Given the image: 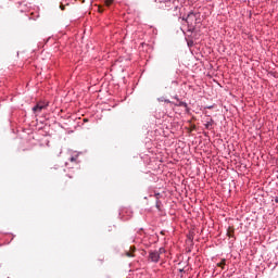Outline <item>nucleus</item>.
<instances>
[{
    "mask_svg": "<svg viewBox=\"0 0 278 278\" xmlns=\"http://www.w3.org/2000/svg\"><path fill=\"white\" fill-rule=\"evenodd\" d=\"M135 252H136V247L131 245L130 251L126 252V257H134Z\"/></svg>",
    "mask_w": 278,
    "mask_h": 278,
    "instance_id": "obj_7",
    "label": "nucleus"
},
{
    "mask_svg": "<svg viewBox=\"0 0 278 278\" xmlns=\"http://www.w3.org/2000/svg\"><path fill=\"white\" fill-rule=\"evenodd\" d=\"M227 236L228 238H233V229H231V227L227 229Z\"/></svg>",
    "mask_w": 278,
    "mask_h": 278,
    "instance_id": "obj_11",
    "label": "nucleus"
},
{
    "mask_svg": "<svg viewBox=\"0 0 278 278\" xmlns=\"http://www.w3.org/2000/svg\"><path fill=\"white\" fill-rule=\"evenodd\" d=\"M204 110H214V105H206L204 106Z\"/></svg>",
    "mask_w": 278,
    "mask_h": 278,
    "instance_id": "obj_16",
    "label": "nucleus"
},
{
    "mask_svg": "<svg viewBox=\"0 0 278 278\" xmlns=\"http://www.w3.org/2000/svg\"><path fill=\"white\" fill-rule=\"evenodd\" d=\"M208 121L204 124L205 129H207L208 131H212V129H214V118H212V116L207 115Z\"/></svg>",
    "mask_w": 278,
    "mask_h": 278,
    "instance_id": "obj_5",
    "label": "nucleus"
},
{
    "mask_svg": "<svg viewBox=\"0 0 278 278\" xmlns=\"http://www.w3.org/2000/svg\"><path fill=\"white\" fill-rule=\"evenodd\" d=\"M157 101H160V102H164V103H175V101H170V100H168V99H166V98H164V97H161V98H157Z\"/></svg>",
    "mask_w": 278,
    "mask_h": 278,
    "instance_id": "obj_8",
    "label": "nucleus"
},
{
    "mask_svg": "<svg viewBox=\"0 0 278 278\" xmlns=\"http://www.w3.org/2000/svg\"><path fill=\"white\" fill-rule=\"evenodd\" d=\"M49 108V103L45 101L37 102L36 105L33 106V113L35 116H38L42 113V110H47Z\"/></svg>",
    "mask_w": 278,
    "mask_h": 278,
    "instance_id": "obj_2",
    "label": "nucleus"
},
{
    "mask_svg": "<svg viewBox=\"0 0 278 278\" xmlns=\"http://www.w3.org/2000/svg\"><path fill=\"white\" fill-rule=\"evenodd\" d=\"M98 12H99L100 14H103V12H105V9H104L103 7H99V8H98Z\"/></svg>",
    "mask_w": 278,
    "mask_h": 278,
    "instance_id": "obj_15",
    "label": "nucleus"
},
{
    "mask_svg": "<svg viewBox=\"0 0 278 278\" xmlns=\"http://www.w3.org/2000/svg\"><path fill=\"white\" fill-rule=\"evenodd\" d=\"M178 270H179V273H186V270L184 268H180Z\"/></svg>",
    "mask_w": 278,
    "mask_h": 278,
    "instance_id": "obj_21",
    "label": "nucleus"
},
{
    "mask_svg": "<svg viewBox=\"0 0 278 278\" xmlns=\"http://www.w3.org/2000/svg\"><path fill=\"white\" fill-rule=\"evenodd\" d=\"M149 260H151V262H153L154 264H157L160 262V252L150 251Z\"/></svg>",
    "mask_w": 278,
    "mask_h": 278,
    "instance_id": "obj_4",
    "label": "nucleus"
},
{
    "mask_svg": "<svg viewBox=\"0 0 278 278\" xmlns=\"http://www.w3.org/2000/svg\"><path fill=\"white\" fill-rule=\"evenodd\" d=\"M199 12H193L192 10L187 13V15L179 16L182 21V25L187 26V33L192 36L197 34V25H199Z\"/></svg>",
    "mask_w": 278,
    "mask_h": 278,
    "instance_id": "obj_1",
    "label": "nucleus"
},
{
    "mask_svg": "<svg viewBox=\"0 0 278 278\" xmlns=\"http://www.w3.org/2000/svg\"><path fill=\"white\" fill-rule=\"evenodd\" d=\"M155 207H156V210H159V212H162V201L156 200L155 201Z\"/></svg>",
    "mask_w": 278,
    "mask_h": 278,
    "instance_id": "obj_10",
    "label": "nucleus"
},
{
    "mask_svg": "<svg viewBox=\"0 0 278 278\" xmlns=\"http://www.w3.org/2000/svg\"><path fill=\"white\" fill-rule=\"evenodd\" d=\"M175 10H179V5H176V7H175Z\"/></svg>",
    "mask_w": 278,
    "mask_h": 278,
    "instance_id": "obj_22",
    "label": "nucleus"
},
{
    "mask_svg": "<svg viewBox=\"0 0 278 278\" xmlns=\"http://www.w3.org/2000/svg\"><path fill=\"white\" fill-rule=\"evenodd\" d=\"M172 105H175V108H185L187 112L190 110V108H188V103L181 100L172 103Z\"/></svg>",
    "mask_w": 278,
    "mask_h": 278,
    "instance_id": "obj_6",
    "label": "nucleus"
},
{
    "mask_svg": "<svg viewBox=\"0 0 278 278\" xmlns=\"http://www.w3.org/2000/svg\"><path fill=\"white\" fill-rule=\"evenodd\" d=\"M227 264V260L223 258L222 262L217 263L218 268L225 269V265Z\"/></svg>",
    "mask_w": 278,
    "mask_h": 278,
    "instance_id": "obj_9",
    "label": "nucleus"
},
{
    "mask_svg": "<svg viewBox=\"0 0 278 278\" xmlns=\"http://www.w3.org/2000/svg\"><path fill=\"white\" fill-rule=\"evenodd\" d=\"M187 45H188L189 48L194 47V40H192V39L187 40Z\"/></svg>",
    "mask_w": 278,
    "mask_h": 278,
    "instance_id": "obj_12",
    "label": "nucleus"
},
{
    "mask_svg": "<svg viewBox=\"0 0 278 278\" xmlns=\"http://www.w3.org/2000/svg\"><path fill=\"white\" fill-rule=\"evenodd\" d=\"M118 218L123 222L129 220V218H131V213H128L127 210L123 208L119 211Z\"/></svg>",
    "mask_w": 278,
    "mask_h": 278,
    "instance_id": "obj_3",
    "label": "nucleus"
},
{
    "mask_svg": "<svg viewBox=\"0 0 278 278\" xmlns=\"http://www.w3.org/2000/svg\"><path fill=\"white\" fill-rule=\"evenodd\" d=\"M154 197H155L156 201L157 200L160 201V197H162V194L161 193H155Z\"/></svg>",
    "mask_w": 278,
    "mask_h": 278,
    "instance_id": "obj_18",
    "label": "nucleus"
},
{
    "mask_svg": "<svg viewBox=\"0 0 278 278\" xmlns=\"http://www.w3.org/2000/svg\"><path fill=\"white\" fill-rule=\"evenodd\" d=\"M67 177H70V179H73V176H71V175H67Z\"/></svg>",
    "mask_w": 278,
    "mask_h": 278,
    "instance_id": "obj_24",
    "label": "nucleus"
},
{
    "mask_svg": "<svg viewBox=\"0 0 278 278\" xmlns=\"http://www.w3.org/2000/svg\"><path fill=\"white\" fill-rule=\"evenodd\" d=\"M104 3L106 7H110V5H112V3H114V0H105Z\"/></svg>",
    "mask_w": 278,
    "mask_h": 278,
    "instance_id": "obj_13",
    "label": "nucleus"
},
{
    "mask_svg": "<svg viewBox=\"0 0 278 278\" xmlns=\"http://www.w3.org/2000/svg\"><path fill=\"white\" fill-rule=\"evenodd\" d=\"M70 162H77V156H72V157L70 159Z\"/></svg>",
    "mask_w": 278,
    "mask_h": 278,
    "instance_id": "obj_17",
    "label": "nucleus"
},
{
    "mask_svg": "<svg viewBox=\"0 0 278 278\" xmlns=\"http://www.w3.org/2000/svg\"><path fill=\"white\" fill-rule=\"evenodd\" d=\"M174 99H175L176 101H179V96H175Z\"/></svg>",
    "mask_w": 278,
    "mask_h": 278,
    "instance_id": "obj_20",
    "label": "nucleus"
},
{
    "mask_svg": "<svg viewBox=\"0 0 278 278\" xmlns=\"http://www.w3.org/2000/svg\"><path fill=\"white\" fill-rule=\"evenodd\" d=\"M163 3H165V8H170V0H165Z\"/></svg>",
    "mask_w": 278,
    "mask_h": 278,
    "instance_id": "obj_14",
    "label": "nucleus"
},
{
    "mask_svg": "<svg viewBox=\"0 0 278 278\" xmlns=\"http://www.w3.org/2000/svg\"><path fill=\"white\" fill-rule=\"evenodd\" d=\"M61 10H66V7L64 4H60Z\"/></svg>",
    "mask_w": 278,
    "mask_h": 278,
    "instance_id": "obj_19",
    "label": "nucleus"
},
{
    "mask_svg": "<svg viewBox=\"0 0 278 278\" xmlns=\"http://www.w3.org/2000/svg\"><path fill=\"white\" fill-rule=\"evenodd\" d=\"M176 1L179 3V0H173V3H175Z\"/></svg>",
    "mask_w": 278,
    "mask_h": 278,
    "instance_id": "obj_23",
    "label": "nucleus"
}]
</instances>
